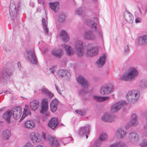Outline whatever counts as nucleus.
<instances>
[{"mask_svg":"<svg viewBox=\"0 0 147 147\" xmlns=\"http://www.w3.org/2000/svg\"><path fill=\"white\" fill-rule=\"evenodd\" d=\"M139 72L137 67H129L127 72L123 74L119 78L120 80L131 82L134 80L138 76Z\"/></svg>","mask_w":147,"mask_h":147,"instance_id":"f257e3e1","label":"nucleus"},{"mask_svg":"<svg viewBox=\"0 0 147 147\" xmlns=\"http://www.w3.org/2000/svg\"><path fill=\"white\" fill-rule=\"evenodd\" d=\"M24 6L23 0H18L16 3L13 0L11 1L9 11L10 17L12 19L16 17L20 8Z\"/></svg>","mask_w":147,"mask_h":147,"instance_id":"f03ea898","label":"nucleus"},{"mask_svg":"<svg viewBox=\"0 0 147 147\" xmlns=\"http://www.w3.org/2000/svg\"><path fill=\"white\" fill-rule=\"evenodd\" d=\"M12 75L11 70L7 68H4L0 72V82L3 85L7 84L8 78Z\"/></svg>","mask_w":147,"mask_h":147,"instance_id":"7ed1b4c3","label":"nucleus"},{"mask_svg":"<svg viewBox=\"0 0 147 147\" xmlns=\"http://www.w3.org/2000/svg\"><path fill=\"white\" fill-rule=\"evenodd\" d=\"M140 95V92L138 90H131L127 93L126 98L129 102L134 103L138 100Z\"/></svg>","mask_w":147,"mask_h":147,"instance_id":"20e7f679","label":"nucleus"},{"mask_svg":"<svg viewBox=\"0 0 147 147\" xmlns=\"http://www.w3.org/2000/svg\"><path fill=\"white\" fill-rule=\"evenodd\" d=\"M87 24L92 29L94 32L97 33V36L99 39H103V34L100 29L97 26V24L94 21L90 20L87 21Z\"/></svg>","mask_w":147,"mask_h":147,"instance_id":"39448f33","label":"nucleus"},{"mask_svg":"<svg viewBox=\"0 0 147 147\" xmlns=\"http://www.w3.org/2000/svg\"><path fill=\"white\" fill-rule=\"evenodd\" d=\"M114 89V86L111 83L106 84L100 88V92L102 95L110 94L112 93Z\"/></svg>","mask_w":147,"mask_h":147,"instance_id":"423d86ee","label":"nucleus"},{"mask_svg":"<svg viewBox=\"0 0 147 147\" xmlns=\"http://www.w3.org/2000/svg\"><path fill=\"white\" fill-rule=\"evenodd\" d=\"M29 137L31 141L34 143L40 142L41 141L42 138H43L45 140H47L46 135L44 133L42 134V136L38 133L32 132L30 134Z\"/></svg>","mask_w":147,"mask_h":147,"instance_id":"0eeeda50","label":"nucleus"},{"mask_svg":"<svg viewBox=\"0 0 147 147\" xmlns=\"http://www.w3.org/2000/svg\"><path fill=\"white\" fill-rule=\"evenodd\" d=\"M93 29L86 30L84 31L82 34V37L85 40H94L96 39V37L93 33Z\"/></svg>","mask_w":147,"mask_h":147,"instance_id":"6e6552de","label":"nucleus"},{"mask_svg":"<svg viewBox=\"0 0 147 147\" xmlns=\"http://www.w3.org/2000/svg\"><path fill=\"white\" fill-rule=\"evenodd\" d=\"M127 102L125 100H121L115 102L111 106V111L113 112H116L126 106Z\"/></svg>","mask_w":147,"mask_h":147,"instance_id":"1a4fd4ad","label":"nucleus"},{"mask_svg":"<svg viewBox=\"0 0 147 147\" xmlns=\"http://www.w3.org/2000/svg\"><path fill=\"white\" fill-rule=\"evenodd\" d=\"M76 53L79 57L82 56L84 53V47L83 42L80 40H76L74 45Z\"/></svg>","mask_w":147,"mask_h":147,"instance_id":"9d476101","label":"nucleus"},{"mask_svg":"<svg viewBox=\"0 0 147 147\" xmlns=\"http://www.w3.org/2000/svg\"><path fill=\"white\" fill-rule=\"evenodd\" d=\"M107 55L105 53L103 54L96 61L95 64L98 68L102 67L105 64Z\"/></svg>","mask_w":147,"mask_h":147,"instance_id":"9b49d317","label":"nucleus"},{"mask_svg":"<svg viewBox=\"0 0 147 147\" xmlns=\"http://www.w3.org/2000/svg\"><path fill=\"white\" fill-rule=\"evenodd\" d=\"M115 118L116 117L114 114L109 112L106 113L102 117V119L103 121L107 122L113 121Z\"/></svg>","mask_w":147,"mask_h":147,"instance_id":"f8f14e48","label":"nucleus"},{"mask_svg":"<svg viewBox=\"0 0 147 147\" xmlns=\"http://www.w3.org/2000/svg\"><path fill=\"white\" fill-rule=\"evenodd\" d=\"M77 81L81 86L84 88H88L90 83L83 76L80 75L77 78Z\"/></svg>","mask_w":147,"mask_h":147,"instance_id":"ddd939ff","label":"nucleus"},{"mask_svg":"<svg viewBox=\"0 0 147 147\" xmlns=\"http://www.w3.org/2000/svg\"><path fill=\"white\" fill-rule=\"evenodd\" d=\"M21 108L20 107H15L13 108L10 111L12 114H13L14 118L17 119L20 117L22 114Z\"/></svg>","mask_w":147,"mask_h":147,"instance_id":"4468645a","label":"nucleus"},{"mask_svg":"<svg viewBox=\"0 0 147 147\" xmlns=\"http://www.w3.org/2000/svg\"><path fill=\"white\" fill-rule=\"evenodd\" d=\"M129 140L130 142L136 143L139 140V136L136 132H130L129 135Z\"/></svg>","mask_w":147,"mask_h":147,"instance_id":"2eb2a0df","label":"nucleus"},{"mask_svg":"<svg viewBox=\"0 0 147 147\" xmlns=\"http://www.w3.org/2000/svg\"><path fill=\"white\" fill-rule=\"evenodd\" d=\"M27 57L29 61L33 64H36L37 60L34 51H29L28 53Z\"/></svg>","mask_w":147,"mask_h":147,"instance_id":"dca6fc26","label":"nucleus"},{"mask_svg":"<svg viewBox=\"0 0 147 147\" xmlns=\"http://www.w3.org/2000/svg\"><path fill=\"white\" fill-rule=\"evenodd\" d=\"M62 48L65 51L66 54L68 56H71L74 55L75 52L72 48L68 45L65 44L61 45Z\"/></svg>","mask_w":147,"mask_h":147,"instance_id":"f3484780","label":"nucleus"},{"mask_svg":"<svg viewBox=\"0 0 147 147\" xmlns=\"http://www.w3.org/2000/svg\"><path fill=\"white\" fill-rule=\"evenodd\" d=\"M124 17L126 21L130 24H132L134 21V17L128 11H125L124 13Z\"/></svg>","mask_w":147,"mask_h":147,"instance_id":"a211bd4d","label":"nucleus"},{"mask_svg":"<svg viewBox=\"0 0 147 147\" xmlns=\"http://www.w3.org/2000/svg\"><path fill=\"white\" fill-rule=\"evenodd\" d=\"M90 126L88 125L81 127L79 130V134L80 136L84 135L86 133L88 134L90 132Z\"/></svg>","mask_w":147,"mask_h":147,"instance_id":"6ab92c4d","label":"nucleus"},{"mask_svg":"<svg viewBox=\"0 0 147 147\" xmlns=\"http://www.w3.org/2000/svg\"><path fill=\"white\" fill-rule=\"evenodd\" d=\"M39 105V102L38 100H34L30 103L29 106L30 108L33 111H36L38 108Z\"/></svg>","mask_w":147,"mask_h":147,"instance_id":"aec40b11","label":"nucleus"},{"mask_svg":"<svg viewBox=\"0 0 147 147\" xmlns=\"http://www.w3.org/2000/svg\"><path fill=\"white\" fill-rule=\"evenodd\" d=\"M138 44L141 46L145 45L147 43V34L140 37L138 40Z\"/></svg>","mask_w":147,"mask_h":147,"instance_id":"412c9836","label":"nucleus"},{"mask_svg":"<svg viewBox=\"0 0 147 147\" xmlns=\"http://www.w3.org/2000/svg\"><path fill=\"white\" fill-rule=\"evenodd\" d=\"M58 124L57 119L56 118H52L48 123L49 127L53 129L57 127Z\"/></svg>","mask_w":147,"mask_h":147,"instance_id":"4be33fe9","label":"nucleus"},{"mask_svg":"<svg viewBox=\"0 0 147 147\" xmlns=\"http://www.w3.org/2000/svg\"><path fill=\"white\" fill-rule=\"evenodd\" d=\"M41 110L40 111L41 113H48L47 110L48 108L47 101L46 99H43L42 101Z\"/></svg>","mask_w":147,"mask_h":147,"instance_id":"5701e85b","label":"nucleus"},{"mask_svg":"<svg viewBox=\"0 0 147 147\" xmlns=\"http://www.w3.org/2000/svg\"><path fill=\"white\" fill-rule=\"evenodd\" d=\"M97 51L94 47L88 49L86 55L88 57H92L97 54Z\"/></svg>","mask_w":147,"mask_h":147,"instance_id":"b1692460","label":"nucleus"},{"mask_svg":"<svg viewBox=\"0 0 147 147\" xmlns=\"http://www.w3.org/2000/svg\"><path fill=\"white\" fill-rule=\"evenodd\" d=\"M138 116L136 114L134 113H132L131 115L129 121L131 124L134 125V126L136 125L138 123Z\"/></svg>","mask_w":147,"mask_h":147,"instance_id":"393cba45","label":"nucleus"},{"mask_svg":"<svg viewBox=\"0 0 147 147\" xmlns=\"http://www.w3.org/2000/svg\"><path fill=\"white\" fill-rule=\"evenodd\" d=\"M49 139V144L52 147H57L59 146V142L55 138L52 136H50Z\"/></svg>","mask_w":147,"mask_h":147,"instance_id":"a878e982","label":"nucleus"},{"mask_svg":"<svg viewBox=\"0 0 147 147\" xmlns=\"http://www.w3.org/2000/svg\"><path fill=\"white\" fill-rule=\"evenodd\" d=\"M58 104V101L56 99H54L51 102L50 108L51 111L55 112L57 109V107Z\"/></svg>","mask_w":147,"mask_h":147,"instance_id":"bb28decb","label":"nucleus"},{"mask_svg":"<svg viewBox=\"0 0 147 147\" xmlns=\"http://www.w3.org/2000/svg\"><path fill=\"white\" fill-rule=\"evenodd\" d=\"M138 87L140 90H146L147 89V80H141L138 84Z\"/></svg>","mask_w":147,"mask_h":147,"instance_id":"cd10ccee","label":"nucleus"},{"mask_svg":"<svg viewBox=\"0 0 147 147\" xmlns=\"http://www.w3.org/2000/svg\"><path fill=\"white\" fill-rule=\"evenodd\" d=\"M35 125L34 121L32 120H29L24 122V127L28 129H32Z\"/></svg>","mask_w":147,"mask_h":147,"instance_id":"c85d7f7f","label":"nucleus"},{"mask_svg":"<svg viewBox=\"0 0 147 147\" xmlns=\"http://www.w3.org/2000/svg\"><path fill=\"white\" fill-rule=\"evenodd\" d=\"M60 36L64 42H67L70 39L69 35L65 30H62L61 32Z\"/></svg>","mask_w":147,"mask_h":147,"instance_id":"c756f323","label":"nucleus"},{"mask_svg":"<svg viewBox=\"0 0 147 147\" xmlns=\"http://www.w3.org/2000/svg\"><path fill=\"white\" fill-rule=\"evenodd\" d=\"M93 98L96 101L102 102L106 100H108L110 98L109 96H94Z\"/></svg>","mask_w":147,"mask_h":147,"instance_id":"7c9ffc66","label":"nucleus"},{"mask_svg":"<svg viewBox=\"0 0 147 147\" xmlns=\"http://www.w3.org/2000/svg\"><path fill=\"white\" fill-rule=\"evenodd\" d=\"M59 3L58 2L49 3V5L51 9L55 12L58 11L59 9Z\"/></svg>","mask_w":147,"mask_h":147,"instance_id":"2f4dec72","label":"nucleus"},{"mask_svg":"<svg viewBox=\"0 0 147 147\" xmlns=\"http://www.w3.org/2000/svg\"><path fill=\"white\" fill-rule=\"evenodd\" d=\"M2 135L5 140H8L11 135V131L9 130H6L3 131Z\"/></svg>","mask_w":147,"mask_h":147,"instance_id":"473e14b6","label":"nucleus"},{"mask_svg":"<svg viewBox=\"0 0 147 147\" xmlns=\"http://www.w3.org/2000/svg\"><path fill=\"white\" fill-rule=\"evenodd\" d=\"M52 53L55 56L60 58L63 55V51L61 49L54 50L52 51Z\"/></svg>","mask_w":147,"mask_h":147,"instance_id":"72a5a7b5","label":"nucleus"},{"mask_svg":"<svg viewBox=\"0 0 147 147\" xmlns=\"http://www.w3.org/2000/svg\"><path fill=\"white\" fill-rule=\"evenodd\" d=\"M126 134V132L121 128H120L118 130L116 133V135L118 138H122Z\"/></svg>","mask_w":147,"mask_h":147,"instance_id":"f704fd0d","label":"nucleus"},{"mask_svg":"<svg viewBox=\"0 0 147 147\" xmlns=\"http://www.w3.org/2000/svg\"><path fill=\"white\" fill-rule=\"evenodd\" d=\"M66 20L65 14L64 13H62L59 16L58 21L60 23H63Z\"/></svg>","mask_w":147,"mask_h":147,"instance_id":"c9c22d12","label":"nucleus"},{"mask_svg":"<svg viewBox=\"0 0 147 147\" xmlns=\"http://www.w3.org/2000/svg\"><path fill=\"white\" fill-rule=\"evenodd\" d=\"M41 92L44 94H46L48 96L51 98L54 96V94L50 91L45 88H43L41 90Z\"/></svg>","mask_w":147,"mask_h":147,"instance_id":"e433bc0d","label":"nucleus"},{"mask_svg":"<svg viewBox=\"0 0 147 147\" xmlns=\"http://www.w3.org/2000/svg\"><path fill=\"white\" fill-rule=\"evenodd\" d=\"M11 115V114L10 111L7 112L6 113H4L3 116V118L6 121L9 123L10 121V119Z\"/></svg>","mask_w":147,"mask_h":147,"instance_id":"4c0bfd02","label":"nucleus"},{"mask_svg":"<svg viewBox=\"0 0 147 147\" xmlns=\"http://www.w3.org/2000/svg\"><path fill=\"white\" fill-rule=\"evenodd\" d=\"M85 8L82 7L78 8L75 11L76 14L78 16L82 15L85 12Z\"/></svg>","mask_w":147,"mask_h":147,"instance_id":"58836bf2","label":"nucleus"},{"mask_svg":"<svg viewBox=\"0 0 147 147\" xmlns=\"http://www.w3.org/2000/svg\"><path fill=\"white\" fill-rule=\"evenodd\" d=\"M42 24L43 25V29L45 31V32L47 35H49V29L47 28V23L46 22L45 19L43 18L42 20Z\"/></svg>","mask_w":147,"mask_h":147,"instance_id":"ea45409f","label":"nucleus"},{"mask_svg":"<svg viewBox=\"0 0 147 147\" xmlns=\"http://www.w3.org/2000/svg\"><path fill=\"white\" fill-rule=\"evenodd\" d=\"M69 74L68 71L65 69L60 70L58 72V75L61 77H63Z\"/></svg>","mask_w":147,"mask_h":147,"instance_id":"a19ab883","label":"nucleus"},{"mask_svg":"<svg viewBox=\"0 0 147 147\" xmlns=\"http://www.w3.org/2000/svg\"><path fill=\"white\" fill-rule=\"evenodd\" d=\"M108 139L107 135L105 133L102 134L99 136V139L100 141H105Z\"/></svg>","mask_w":147,"mask_h":147,"instance_id":"79ce46f5","label":"nucleus"},{"mask_svg":"<svg viewBox=\"0 0 147 147\" xmlns=\"http://www.w3.org/2000/svg\"><path fill=\"white\" fill-rule=\"evenodd\" d=\"M129 51V47L127 45H125L124 48L123 54L125 55L128 54Z\"/></svg>","mask_w":147,"mask_h":147,"instance_id":"37998d69","label":"nucleus"},{"mask_svg":"<svg viewBox=\"0 0 147 147\" xmlns=\"http://www.w3.org/2000/svg\"><path fill=\"white\" fill-rule=\"evenodd\" d=\"M88 90L86 89L81 90L78 92V94L80 96H83L84 95L86 94Z\"/></svg>","mask_w":147,"mask_h":147,"instance_id":"c03bdc74","label":"nucleus"},{"mask_svg":"<svg viewBox=\"0 0 147 147\" xmlns=\"http://www.w3.org/2000/svg\"><path fill=\"white\" fill-rule=\"evenodd\" d=\"M42 114V118L44 121H46L49 116V114L48 113H41Z\"/></svg>","mask_w":147,"mask_h":147,"instance_id":"a18cd8bd","label":"nucleus"},{"mask_svg":"<svg viewBox=\"0 0 147 147\" xmlns=\"http://www.w3.org/2000/svg\"><path fill=\"white\" fill-rule=\"evenodd\" d=\"M38 4L42 6L43 9H45V3L44 0H37Z\"/></svg>","mask_w":147,"mask_h":147,"instance_id":"49530a36","label":"nucleus"},{"mask_svg":"<svg viewBox=\"0 0 147 147\" xmlns=\"http://www.w3.org/2000/svg\"><path fill=\"white\" fill-rule=\"evenodd\" d=\"M117 147H126L125 144L123 142H118L116 143Z\"/></svg>","mask_w":147,"mask_h":147,"instance_id":"de8ad7c7","label":"nucleus"},{"mask_svg":"<svg viewBox=\"0 0 147 147\" xmlns=\"http://www.w3.org/2000/svg\"><path fill=\"white\" fill-rule=\"evenodd\" d=\"M133 126H134V125L131 124V123L129 121L128 123L126 124L125 126V127L126 129H129L130 127Z\"/></svg>","mask_w":147,"mask_h":147,"instance_id":"09e8293b","label":"nucleus"},{"mask_svg":"<svg viewBox=\"0 0 147 147\" xmlns=\"http://www.w3.org/2000/svg\"><path fill=\"white\" fill-rule=\"evenodd\" d=\"M76 112L81 115H83L85 114L84 111L83 110H76Z\"/></svg>","mask_w":147,"mask_h":147,"instance_id":"8fccbe9b","label":"nucleus"},{"mask_svg":"<svg viewBox=\"0 0 147 147\" xmlns=\"http://www.w3.org/2000/svg\"><path fill=\"white\" fill-rule=\"evenodd\" d=\"M101 144L98 142V141H96L94 143L93 146H91V147H99L100 145Z\"/></svg>","mask_w":147,"mask_h":147,"instance_id":"3c124183","label":"nucleus"},{"mask_svg":"<svg viewBox=\"0 0 147 147\" xmlns=\"http://www.w3.org/2000/svg\"><path fill=\"white\" fill-rule=\"evenodd\" d=\"M140 145L142 147H147V141H144L141 143Z\"/></svg>","mask_w":147,"mask_h":147,"instance_id":"603ef678","label":"nucleus"},{"mask_svg":"<svg viewBox=\"0 0 147 147\" xmlns=\"http://www.w3.org/2000/svg\"><path fill=\"white\" fill-rule=\"evenodd\" d=\"M24 115L26 116H27L28 115H30L31 113L30 110L29 109L27 110H27L24 111Z\"/></svg>","mask_w":147,"mask_h":147,"instance_id":"864d4df0","label":"nucleus"},{"mask_svg":"<svg viewBox=\"0 0 147 147\" xmlns=\"http://www.w3.org/2000/svg\"><path fill=\"white\" fill-rule=\"evenodd\" d=\"M144 135L146 136H147V126L144 127V131L143 132Z\"/></svg>","mask_w":147,"mask_h":147,"instance_id":"5fc2aeb1","label":"nucleus"},{"mask_svg":"<svg viewBox=\"0 0 147 147\" xmlns=\"http://www.w3.org/2000/svg\"><path fill=\"white\" fill-rule=\"evenodd\" d=\"M56 68V66H53L50 69V70L52 73L53 74L55 72V69Z\"/></svg>","mask_w":147,"mask_h":147,"instance_id":"6e6d98bb","label":"nucleus"},{"mask_svg":"<svg viewBox=\"0 0 147 147\" xmlns=\"http://www.w3.org/2000/svg\"><path fill=\"white\" fill-rule=\"evenodd\" d=\"M135 22L136 23L140 22H141V19L140 18L138 17L136 18Z\"/></svg>","mask_w":147,"mask_h":147,"instance_id":"4d7b16f0","label":"nucleus"},{"mask_svg":"<svg viewBox=\"0 0 147 147\" xmlns=\"http://www.w3.org/2000/svg\"><path fill=\"white\" fill-rule=\"evenodd\" d=\"M29 109V107L28 105H25V107L24 108V111H25L26 110H27Z\"/></svg>","mask_w":147,"mask_h":147,"instance_id":"13d9d810","label":"nucleus"},{"mask_svg":"<svg viewBox=\"0 0 147 147\" xmlns=\"http://www.w3.org/2000/svg\"><path fill=\"white\" fill-rule=\"evenodd\" d=\"M109 147H117V144L116 143L112 144L110 145Z\"/></svg>","mask_w":147,"mask_h":147,"instance_id":"bf43d9fd","label":"nucleus"},{"mask_svg":"<svg viewBox=\"0 0 147 147\" xmlns=\"http://www.w3.org/2000/svg\"><path fill=\"white\" fill-rule=\"evenodd\" d=\"M27 116L25 115L24 114V113H23V115L22 116V118L20 119V120H22L24 119L25 118V117H26Z\"/></svg>","mask_w":147,"mask_h":147,"instance_id":"052dcab7","label":"nucleus"},{"mask_svg":"<svg viewBox=\"0 0 147 147\" xmlns=\"http://www.w3.org/2000/svg\"><path fill=\"white\" fill-rule=\"evenodd\" d=\"M18 65L19 68H21V64L20 62H18Z\"/></svg>","mask_w":147,"mask_h":147,"instance_id":"680f3d73","label":"nucleus"},{"mask_svg":"<svg viewBox=\"0 0 147 147\" xmlns=\"http://www.w3.org/2000/svg\"><path fill=\"white\" fill-rule=\"evenodd\" d=\"M145 116H146V123H147V112H146L145 113Z\"/></svg>","mask_w":147,"mask_h":147,"instance_id":"e2e57ef3","label":"nucleus"},{"mask_svg":"<svg viewBox=\"0 0 147 147\" xmlns=\"http://www.w3.org/2000/svg\"><path fill=\"white\" fill-rule=\"evenodd\" d=\"M55 88H56V90H57V91H58V92L59 93V90L58 89V87L56 85H55Z\"/></svg>","mask_w":147,"mask_h":147,"instance_id":"0e129e2a","label":"nucleus"},{"mask_svg":"<svg viewBox=\"0 0 147 147\" xmlns=\"http://www.w3.org/2000/svg\"><path fill=\"white\" fill-rule=\"evenodd\" d=\"M93 2V3H96L97 1L98 0H91Z\"/></svg>","mask_w":147,"mask_h":147,"instance_id":"69168bd1","label":"nucleus"},{"mask_svg":"<svg viewBox=\"0 0 147 147\" xmlns=\"http://www.w3.org/2000/svg\"><path fill=\"white\" fill-rule=\"evenodd\" d=\"M7 92H8V93H10V92L9 91H4V93L5 94H7V93H6Z\"/></svg>","mask_w":147,"mask_h":147,"instance_id":"338daca9","label":"nucleus"},{"mask_svg":"<svg viewBox=\"0 0 147 147\" xmlns=\"http://www.w3.org/2000/svg\"><path fill=\"white\" fill-rule=\"evenodd\" d=\"M5 108H2L0 109V112H1Z\"/></svg>","mask_w":147,"mask_h":147,"instance_id":"774afa93","label":"nucleus"}]
</instances>
